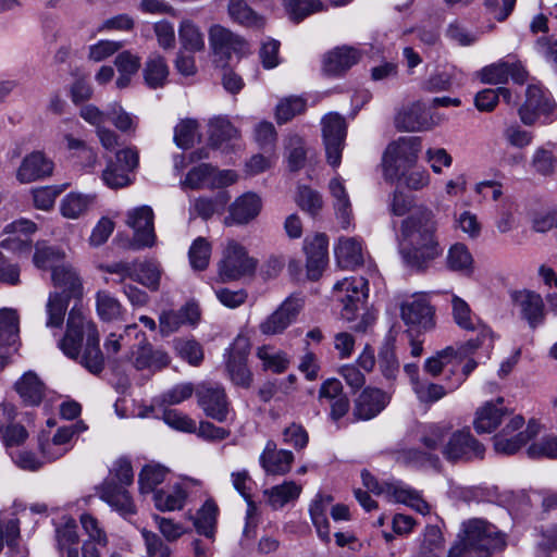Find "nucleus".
<instances>
[{
  "label": "nucleus",
  "instance_id": "1",
  "mask_svg": "<svg viewBox=\"0 0 557 557\" xmlns=\"http://www.w3.org/2000/svg\"><path fill=\"white\" fill-rule=\"evenodd\" d=\"M436 230L434 213L426 208L413 212L403 221L400 251L409 267L423 270L442 255L443 248L437 240Z\"/></svg>",
  "mask_w": 557,
  "mask_h": 557
},
{
  "label": "nucleus",
  "instance_id": "2",
  "mask_svg": "<svg viewBox=\"0 0 557 557\" xmlns=\"http://www.w3.org/2000/svg\"><path fill=\"white\" fill-rule=\"evenodd\" d=\"M58 347L67 358L79 360L90 373L98 374L103 370L104 358L99 347L96 324L76 307L69 312L66 331Z\"/></svg>",
  "mask_w": 557,
  "mask_h": 557
},
{
  "label": "nucleus",
  "instance_id": "3",
  "mask_svg": "<svg viewBox=\"0 0 557 557\" xmlns=\"http://www.w3.org/2000/svg\"><path fill=\"white\" fill-rule=\"evenodd\" d=\"M506 545L505 535L484 520L472 519L463 523L462 534L450 548L448 557H488Z\"/></svg>",
  "mask_w": 557,
  "mask_h": 557
},
{
  "label": "nucleus",
  "instance_id": "4",
  "mask_svg": "<svg viewBox=\"0 0 557 557\" xmlns=\"http://www.w3.org/2000/svg\"><path fill=\"white\" fill-rule=\"evenodd\" d=\"M361 479L369 492L382 496L388 502L405 504L422 515H426L430 511V506L421 497L420 493L401 481L379 482L367 470L361 472Z\"/></svg>",
  "mask_w": 557,
  "mask_h": 557
},
{
  "label": "nucleus",
  "instance_id": "5",
  "mask_svg": "<svg viewBox=\"0 0 557 557\" xmlns=\"http://www.w3.org/2000/svg\"><path fill=\"white\" fill-rule=\"evenodd\" d=\"M419 153V144L413 138H400L387 146L382 158L383 175L386 181L395 182L411 169Z\"/></svg>",
  "mask_w": 557,
  "mask_h": 557
},
{
  "label": "nucleus",
  "instance_id": "6",
  "mask_svg": "<svg viewBox=\"0 0 557 557\" xmlns=\"http://www.w3.org/2000/svg\"><path fill=\"white\" fill-rule=\"evenodd\" d=\"M524 418L520 414L508 419L504 428L494 436V449L498 454L513 455L529 441L534 438L541 430V425L534 421H529L527 428Z\"/></svg>",
  "mask_w": 557,
  "mask_h": 557
},
{
  "label": "nucleus",
  "instance_id": "7",
  "mask_svg": "<svg viewBox=\"0 0 557 557\" xmlns=\"http://www.w3.org/2000/svg\"><path fill=\"white\" fill-rule=\"evenodd\" d=\"M257 268V261L248 256L246 248L234 239H228L219 262V276L223 282L235 281L250 275Z\"/></svg>",
  "mask_w": 557,
  "mask_h": 557
},
{
  "label": "nucleus",
  "instance_id": "8",
  "mask_svg": "<svg viewBox=\"0 0 557 557\" xmlns=\"http://www.w3.org/2000/svg\"><path fill=\"white\" fill-rule=\"evenodd\" d=\"M368 281L362 276H350L338 281L333 286V295L343 305L342 317L352 321L356 313L368 298Z\"/></svg>",
  "mask_w": 557,
  "mask_h": 557
},
{
  "label": "nucleus",
  "instance_id": "9",
  "mask_svg": "<svg viewBox=\"0 0 557 557\" xmlns=\"http://www.w3.org/2000/svg\"><path fill=\"white\" fill-rule=\"evenodd\" d=\"M209 44L216 61L226 65L232 54L238 58L251 52L249 42L224 26L213 25L209 29Z\"/></svg>",
  "mask_w": 557,
  "mask_h": 557
},
{
  "label": "nucleus",
  "instance_id": "10",
  "mask_svg": "<svg viewBox=\"0 0 557 557\" xmlns=\"http://www.w3.org/2000/svg\"><path fill=\"white\" fill-rule=\"evenodd\" d=\"M195 394L198 406L207 417L219 422L227 420L231 413V403L222 385L205 382L197 386Z\"/></svg>",
  "mask_w": 557,
  "mask_h": 557
},
{
  "label": "nucleus",
  "instance_id": "11",
  "mask_svg": "<svg viewBox=\"0 0 557 557\" xmlns=\"http://www.w3.org/2000/svg\"><path fill=\"white\" fill-rule=\"evenodd\" d=\"M442 454L449 461L482 459L484 446L471 434L469 429H463L449 434Z\"/></svg>",
  "mask_w": 557,
  "mask_h": 557
},
{
  "label": "nucleus",
  "instance_id": "12",
  "mask_svg": "<svg viewBox=\"0 0 557 557\" xmlns=\"http://www.w3.org/2000/svg\"><path fill=\"white\" fill-rule=\"evenodd\" d=\"M127 335L135 334L138 339L136 350L132 351V362L137 370L158 371L165 368L170 363L169 355L161 349H153L147 342L145 333L138 330L136 324H129L125 327Z\"/></svg>",
  "mask_w": 557,
  "mask_h": 557
},
{
  "label": "nucleus",
  "instance_id": "13",
  "mask_svg": "<svg viewBox=\"0 0 557 557\" xmlns=\"http://www.w3.org/2000/svg\"><path fill=\"white\" fill-rule=\"evenodd\" d=\"M138 165V152L127 148L116 152L114 160H109L102 172L103 183L112 189L123 188L131 184L129 173Z\"/></svg>",
  "mask_w": 557,
  "mask_h": 557
},
{
  "label": "nucleus",
  "instance_id": "14",
  "mask_svg": "<svg viewBox=\"0 0 557 557\" xmlns=\"http://www.w3.org/2000/svg\"><path fill=\"white\" fill-rule=\"evenodd\" d=\"M346 129L345 119L337 113H329L322 120L326 158L332 166H338L341 164Z\"/></svg>",
  "mask_w": 557,
  "mask_h": 557
},
{
  "label": "nucleus",
  "instance_id": "15",
  "mask_svg": "<svg viewBox=\"0 0 557 557\" xmlns=\"http://www.w3.org/2000/svg\"><path fill=\"white\" fill-rule=\"evenodd\" d=\"M302 307L304 299L299 295H290L260 323V332L263 335L282 334L297 319Z\"/></svg>",
  "mask_w": 557,
  "mask_h": 557
},
{
  "label": "nucleus",
  "instance_id": "16",
  "mask_svg": "<svg viewBox=\"0 0 557 557\" xmlns=\"http://www.w3.org/2000/svg\"><path fill=\"white\" fill-rule=\"evenodd\" d=\"M250 343L245 336H237L232 344L226 362L232 382L242 387H249L252 374L247 368L246 360L249 354Z\"/></svg>",
  "mask_w": 557,
  "mask_h": 557
},
{
  "label": "nucleus",
  "instance_id": "17",
  "mask_svg": "<svg viewBox=\"0 0 557 557\" xmlns=\"http://www.w3.org/2000/svg\"><path fill=\"white\" fill-rule=\"evenodd\" d=\"M16 416L17 408L13 404H0V441L5 449L22 446L29 437L27 429L14 422Z\"/></svg>",
  "mask_w": 557,
  "mask_h": 557
},
{
  "label": "nucleus",
  "instance_id": "18",
  "mask_svg": "<svg viewBox=\"0 0 557 557\" xmlns=\"http://www.w3.org/2000/svg\"><path fill=\"white\" fill-rule=\"evenodd\" d=\"M154 214L149 206H140L127 212L126 224L134 230V240L140 247H151L156 243Z\"/></svg>",
  "mask_w": 557,
  "mask_h": 557
},
{
  "label": "nucleus",
  "instance_id": "19",
  "mask_svg": "<svg viewBox=\"0 0 557 557\" xmlns=\"http://www.w3.org/2000/svg\"><path fill=\"white\" fill-rule=\"evenodd\" d=\"M400 315L405 324L419 330L426 331L434 324L433 309L423 295L405 300L400 307Z\"/></svg>",
  "mask_w": 557,
  "mask_h": 557
},
{
  "label": "nucleus",
  "instance_id": "20",
  "mask_svg": "<svg viewBox=\"0 0 557 557\" xmlns=\"http://www.w3.org/2000/svg\"><path fill=\"white\" fill-rule=\"evenodd\" d=\"M479 76L485 84H504L510 76L515 83L522 85L527 82L528 72L520 62L500 60L484 66Z\"/></svg>",
  "mask_w": 557,
  "mask_h": 557
},
{
  "label": "nucleus",
  "instance_id": "21",
  "mask_svg": "<svg viewBox=\"0 0 557 557\" xmlns=\"http://www.w3.org/2000/svg\"><path fill=\"white\" fill-rule=\"evenodd\" d=\"M295 456L290 450L280 449L273 441H268L259 456V463L267 475H285L294 463Z\"/></svg>",
  "mask_w": 557,
  "mask_h": 557
},
{
  "label": "nucleus",
  "instance_id": "22",
  "mask_svg": "<svg viewBox=\"0 0 557 557\" xmlns=\"http://www.w3.org/2000/svg\"><path fill=\"white\" fill-rule=\"evenodd\" d=\"M512 300L530 327L535 329L544 323L545 306L539 293L528 289L518 290L512 294Z\"/></svg>",
  "mask_w": 557,
  "mask_h": 557
},
{
  "label": "nucleus",
  "instance_id": "23",
  "mask_svg": "<svg viewBox=\"0 0 557 557\" xmlns=\"http://www.w3.org/2000/svg\"><path fill=\"white\" fill-rule=\"evenodd\" d=\"M506 414L503 397L485 401L474 413L473 428L479 434L492 433L502 424Z\"/></svg>",
  "mask_w": 557,
  "mask_h": 557
},
{
  "label": "nucleus",
  "instance_id": "24",
  "mask_svg": "<svg viewBox=\"0 0 557 557\" xmlns=\"http://www.w3.org/2000/svg\"><path fill=\"white\" fill-rule=\"evenodd\" d=\"M53 162L44 153L36 151L27 154L16 171V178L22 184H28L50 176Z\"/></svg>",
  "mask_w": 557,
  "mask_h": 557
},
{
  "label": "nucleus",
  "instance_id": "25",
  "mask_svg": "<svg viewBox=\"0 0 557 557\" xmlns=\"http://www.w3.org/2000/svg\"><path fill=\"white\" fill-rule=\"evenodd\" d=\"M100 498L123 517L136 513V506L125 486L104 480L99 490Z\"/></svg>",
  "mask_w": 557,
  "mask_h": 557
},
{
  "label": "nucleus",
  "instance_id": "26",
  "mask_svg": "<svg viewBox=\"0 0 557 557\" xmlns=\"http://www.w3.org/2000/svg\"><path fill=\"white\" fill-rule=\"evenodd\" d=\"M37 230L33 221L21 219L8 224L4 233L11 235L1 240L0 246L15 252H29L30 240L27 238L29 234L35 233Z\"/></svg>",
  "mask_w": 557,
  "mask_h": 557
},
{
  "label": "nucleus",
  "instance_id": "27",
  "mask_svg": "<svg viewBox=\"0 0 557 557\" xmlns=\"http://www.w3.org/2000/svg\"><path fill=\"white\" fill-rule=\"evenodd\" d=\"M14 389L26 407L39 406L46 397L47 387L33 371L25 372L15 383Z\"/></svg>",
  "mask_w": 557,
  "mask_h": 557
},
{
  "label": "nucleus",
  "instance_id": "28",
  "mask_svg": "<svg viewBox=\"0 0 557 557\" xmlns=\"http://www.w3.org/2000/svg\"><path fill=\"white\" fill-rule=\"evenodd\" d=\"M327 237L324 234H317L311 240L305 242L307 272L311 280L320 277L327 262Z\"/></svg>",
  "mask_w": 557,
  "mask_h": 557
},
{
  "label": "nucleus",
  "instance_id": "29",
  "mask_svg": "<svg viewBox=\"0 0 557 557\" xmlns=\"http://www.w3.org/2000/svg\"><path fill=\"white\" fill-rule=\"evenodd\" d=\"M436 122L429 115L422 102H414L396 117L398 128L406 132H422L432 128Z\"/></svg>",
  "mask_w": 557,
  "mask_h": 557
},
{
  "label": "nucleus",
  "instance_id": "30",
  "mask_svg": "<svg viewBox=\"0 0 557 557\" xmlns=\"http://www.w3.org/2000/svg\"><path fill=\"white\" fill-rule=\"evenodd\" d=\"M261 206V199L256 194L246 193L231 205L225 223L247 224L260 213Z\"/></svg>",
  "mask_w": 557,
  "mask_h": 557
},
{
  "label": "nucleus",
  "instance_id": "31",
  "mask_svg": "<svg viewBox=\"0 0 557 557\" xmlns=\"http://www.w3.org/2000/svg\"><path fill=\"white\" fill-rule=\"evenodd\" d=\"M361 53L354 47L343 46L327 52L323 60V70L330 75H339L357 64Z\"/></svg>",
  "mask_w": 557,
  "mask_h": 557
},
{
  "label": "nucleus",
  "instance_id": "32",
  "mask_svg": "<svg viewBox=\"0 0 557 557\" xmlns=\"http://www.w3.org/2000/svg\"><path fill=\"white\" fill-rule=\"evenodd\" d=\"M389 397L379 388L367 387L358 397L355 414L359 419L370 420L377 416L388 404Z\"/></svg>",
  "mask_w": 557,
  "mask_h": 557
},
{
  "label": "nucleus",
  "instance_id": "33",
  "mask_svg": "<svg viewBox=\"0 0 557 557\" xmlns=\"http://www.w3.org/2000/svg\"><path fill=\"white\" fill-rule=\"evenodd\" d=\"M334 252L338 265L343 269H355L363 263V245L357 237L339 238Z\"/></svg>",
  "mask_w": 557,
  "mask_h": 557
},
{
  "label": "nucleus",
  "instance_id": "34",
  "mask_svg": "<svg viewBox=\"0 0 557 557\" xmlns=\"http://www.w3.org/2000/svg\"><path fill=\"white\" fill-rule=\"evenodd\" d=\"M228 17L236 24L251 29H262L265 18L248 5L246 0H228Z\"/></svg>",
  "mask_w": 557,
  "mask_h": 557
},
{
  "label": "nucleus",
  "instance_id": "35",
  "mask_svg": "<svg viewBox=\"0 0 557 557\" xmlns=\"http://www.w3.org/2000/svg\"><path fill=\"white\" fill-rule=\"evenodd\" d=\"M330 193L334 198L336 218L342 228L347 230L352 223L351 203L346 187L341 177H334L329 184Z\"/></svg>",
  "mask_w": 557,
  "mask_h": 557
},
{
  "label": "nucleus",
  "instance_id": "36",
  "mask_svg": "<svg viewBox=\"0 0 557 557\" xmlns=\"http://www.w3.org/2000/svg\"><path fill=\"white\" fill-rule=\"evenodd\" d=\"M393 458L397 463L410 468H423L428 466L437 468L440 463L438 456L414 447L397 448L393 451Z\"/></svg>",
  "mask_w": 557,
  "mask_h": 557
},
{
  "label": "nucleus",
  "instance_id": "37",
  "mask_svg": "<svg viewBox=\"0 0 557 557\" xmlns=\"http://www.w3.org/2000/svg\"><path fill=\"white\" fill-rule=\"evenodd\" d=\"M333 502L332 496L318 494L311 502L309 512L311 521L317 529L319 537L324 542H330V527L327 512Z\"/></svg>",
  "mask_w": 557,
  "mask_h": 557
},
{
  "label": "nucleus",
  "instance_id": "38",
  "mask_svg": "<svg viewBox=\"0 0 557 557\" xmlns=\"http://www.w3.org/2000/svg\"><path fill=\"white\" fill-rule=\"evenodd\" d=\"M301 491L302 486L295 481H284L281 484L264 490L263 495L267 498V503L273 509H281L288 503L298 499Z\"/></svg>",
  "mask_w": 557,
  "mask_h": 557
},
{
  "label": "nucleus",
  "instance_id": "39",
  "mask_svg": "<svg viewBox=\"0 0 557 557\" xmlns=\"http://www.w3.org/2000/svg\"><path fill=\"white\" fill-rule=\"evenodd\" d=\"M453 317L455 322L463 330L480 331L482 336L488 334V327L481 322L460 297L454 295L451 298Z\"/></svg>",
  "mask_w": 557,
  "mask_h": 557
},
{
  "label": "nucleus",
  "instance_id": "40",
  "mask_svg": "<svg viewBox=\"0 0 557 557\" xmlns=\"http://www.w3.org/2000/svg\"><path fill=\"white\" fill-rule=\"evenodd\" d=\"M145 83L150 88H160L165 85L170 74L165 59L157 53H150L143 70Z\"/></svg>",
  "mask_w": 557,
  "mask_h": 557
},
{
  "label": "nucleus",
  "instance_id": "41",
  "mask_svg": "<svg viewBox=\"0 0 557 557\" xmlns=\"http://www.w3.org/2000/svg\"><path fill=\"white\" fill-rule=\"evenodd\" d=\"M451 431L448 422L428 423L421 426L419 442L430 450H436L445 445Z\"/></svg>",
  "mask_w": 557,
  "mask_h": 557
},
{
  "label": "nucleus",
  "instance_id": "42",
  "mask_svg": "<svg viewBox=\"0 0 557 557\" xmlns=\"http://www.w3.org/2000/svg\"><path fill=\"white\" fill-rule=\"evenodd\" d=\"M525 96V102L519 109V116L523 124L533 125L548 96L537 86H529Z\"/></svg>",
  "mask_w": 557,
  "mask_h": 557
},
{
  "label": "nucleus",
  "instance_id": "43",
  "mask_svg": "<svg viewBox=\"0 0 557 557\" xmlns=\"http://www.w3.org/2000/svg\"><path fill=\"white\" fill-rule=\"evenodd\" d=\"M446 267L454 272L469 275L474 270L473 257L465 244L456 243L447 251Z\"/></svg>",
  "mask_w": 557,
  "mask_h": 557
},
{
  "label": "nucleus",
  "instance_id": "44",
  "mask_svg": "<svg viewBox=\"0 0 557 557\" xmlns=\"http://www.w3.org/2000/svg\"><path fill=\"white\" fill-rule=\"evenodd\" d=\"M186 498L187 493L181 485L158 490L153 493L154 507L160 511L181 510L185 505Z\"/></svg>",
  "mask_w": 557,
  "mask_h": 557
},
{
  "label": "nucleus",
  "instance_id": "45",
  "mask_svg": "<svg viewBox=\"0 0 557 557\" xmlns=\"http://www.w3.org/2000/svg\"><path fill=\"white\" fill-rule=\"evenodd\" d=\"M94 202V195L70 193L62 199L60 211L66 219H78L89 210Z\"/></svg>",
  "mask_w": 557,
  "mask_h": 557
},
{
  "label": "nucleus",
  "instance_id": "46",
  "mask_svg": "<svg viewBox=\"0 0 557 557\" xmlns=\"http://www.w3.org/2000/svg\"><path fill=\"white\" fill-rule=\"evenodd\" d=\"M51 277L53 284L63 289L61 294L70 295V297L81 294V280L69 261L62 263L61 268H55Z\"/></svg>",
  "mask_w": 557,
  "mask_h": 557
},
{
  "label": "nucleus",
  "instance_id": "47",
  "mask_svg": "<svg viewBox=\"0 0 557 557\" xmlns=\"http://www.w3.org/2000/svg\"><path fill=\"white\" fill-rule=\"evenodd\" d=\"M57 549L62 557H66L69 550L79 548V535L74 519L66 518L61 527L55 529Z\"/></svg>",
  "mask_w": 557,
  "mask_h": 557
},
{
  "label": "nucleus",
  "instance_id": "48",
  "mask_svg": "<svg viewBox=\"0 0 557 557\" xmlns=\"http://www.w3.org/2000/svg\"><path fill=\"white\" fill-rule=\"evenodd\" d=\"M178 39L182 48L189 52L205 49V37L198 25L190 20H183L178 27Z\"/></svg>",
  "mask_w": 557,
  "mask_h": 557
},
{
  "label": "nucleus",
  "instance_id": "49",
  "mask_svg": "<svg viewBox=\"0 0 557 557\" xmlns=\"http://www.w3.org/2000/svg\"><path fill=\"white\" fill-rule=\"evenodd\" d=\"M34 264L39 269H50L52 273L55 268H61L65 263V253L61 249L38 243L35 247L33 257Z\"/></svg>",
  "mask_w": 557,
  "mask_h": 557
},
{
  "label": "nucleus",
  "instance_id": "50",
  "mask_svg": "<svg viewBox=\"0 0 557 557\" xmlns=\"http://www.w3.org/2000/svg\"><path fill=\"white\" fill-rule=\"evenodd\" d=\"M18 315L14 309H0V345L14 346L18 341Z\"/></svg>",
  "mask_w": 557,
  "mask_h": 557
},
{
  "label": "nucleus",
  "instance_id": "51",
  "mask_svg": "<svg viewBox=\"0 0 557 557\" xmlns=\"http://www.w3.org/2000/svg\"><path fill=\"white\" fill-rule=\"evenodd\" d=\"M457 358H461V352L456 351V348L448 346L434 356L429 357L423 364V371L432 377L438 376L445 367L451 364L453 367L458 366Z\"/></svg>",
  "mask_w": 557,
  "mask_h": 557
},
{
  "label": "nucleus",
  "instance_id": "52",
  "mask_svg": "<svg viewBox=\"0 0 557 557\" xmlns=\"http://www.w3.org/2000/svg\"><path fill=\"white\" fill-rule=\"evenodd\" d=\"M70 299V295L60 293L50 294L46 305L48 315L46 321L47 327H60L63 324Z\"/></svg>",
  "mask_w": 557,
  "mask_h": 557
},
{
  "label": "nucleus",
  "instance_id": "53",
  "mask_svg": "<svg viewBox=\"0 0 557 557\" xmlns=\"http://www.w3.org/2000/svg\"><path fill=\"white\" fill-rule=\"evenodd\" d=\"M218 506L213 500H207L197 511L194 525L199 534L211 539L214 534Z\"/></svg>",
  "mask_w": 557,
  "mask_h": 557
},
{
  "label": "nucleus",
  "instance_id": "54",
  "mask_svg": "<svg viewBox=\"0 0 557 557\" xmlns=\"http://www.w3.org/2000/svg\"><path fill=\"white\" fill-rule=\"evenodd\" d=\"M96 309L102 321L119 320L122 317V305L107 290L96 294Z\"/></svg>",
  "mask_w": 557,
  "mask_h": 557
},
{
  "label": "nucleus",
  "instance_id": "55",
  "mask_svg": "<svg viewBox=\"0 0 557 557\" xmlns=\"http://www.w3.org/2000/svg\"><path fill=\"white\" fill-rule=\"evenodd\" d=\"M238 136L237 129L225 117H214L209 123V139L212 146L221 147Z\"/></svg>",
  "mask_w": 557,
  "mask_h": 557
},
{
  "label": "nucleus",
  "instance_id": "56",
  "mask_svg": "<svg viewBox=\"0 0 557 557\" xmlns=\"http://www.w3.org/2000/svg\"><path fill=\"white\" fill-rule=\"evenodd\" d=\"M166 473V468L161 465H146L138 478L140 493H154L156 487L165 480Z\"/></svg>",
  "mask_w": 557,
  "mask_h": 557
},
{
  "label": "nucleus",
  "instance_id": "57",
  "mask_svg": "<svg viewBox=\"0 0 557 557\" xmlns=\"http://www.w3.org/2000/svg\"><path fill=\"white\" fill-rule=\"evenodd\" d=\"M161 269L156 261L136 262V273L134 281L143 284L151 290H157L160 286Z\"/></svg>",
  "mask_w": 557,
  "mask_h": 557
},
{
  "label": "nucleus",
  "instance_id": "58",
  "mask_svg": "<svg viewBox=\"0 0 557 557\" xmlns=\"http://www.w3.org/2000/svg\"><path fill=\"white\" fill-rule=\"evenodd\" d=\"M82 528L87 535L85 542H89L91 545L106 547L108 545V535L97 518L90 513H82L79 518Z\"/></svg>",
  "mask_w": 557,
  "mask_h": 557
},
{
  "label": "nucleus",
  "instance_id": "59",
  "mask_svg": "<svg viewBox=\"0 0 557 557\" xmlns=\"http://www.w3.org/2000/svg\"><path fill=\"white\" fill-rule=\"evenodd\" d=\"M257 356L262 361L265 370H271L275 373L285 371L289 363L287 356L283 351L267 345L258 348Z\"/></svg>",
  "mask_w": 557,
  "mask_h": 557
},
{
  "label": "nucleus",
  "instance_id": "60",
  "mask_svg": "<svg viewBox=\"0 0 557 557\" xmlns=\"http://www.w3.org/2000/svg\"><path fill=\"white\" fill-rule=\"evenodd\" d=\"M306 110V100L301 97L289 96L282 99L275 110V117L277 123L283 124L290 121L297 114Z\"/></svg>",
  "mask_w": 557,
  "mask_h": 557
},
{
  "label": "nucleus",
  "instance_id": "61",
  "mask_svg": "<svg viewBox=\"0 0 557 557\" xmlns=\"http://www.w3.org/2000/svg\"><path fill=\"white\" fill-rule=\"evenodd\" d=\"M211 256V245L203 238H196L188 251L189 263L196 271H203L209 264Z\"/></svg>",
  "mask_w": 557,
  "mask_h": 557
},
{
  "label": "nucleus",
  "instance_id": "62",
  "mask_svg": "<svg viewBox=\"0 0 557 557\" xmlns=\"http://www.w3.org/2000/svg\"><path fill=\"white\" fill-rule=\"evenodd\" d=\"M417 398L423 404H433L444 398L448 392V386H443L425 379L420 381L413 388Z\"/></svg>",
  "mask_w": 557,
  "mask_h": 557
},
{
  "label": "nucleus",
  "instance_id": "63",
  "mask_svg": "<svg viewBox=\"0 0 557 557\" xmlns=\"http://www.w3.org/2000/svg\"><path fill=\"white\" fill-rule=\"evenodd\" d=\"M557 158L553 150L546 147H537L532 156L531 165L534 171L543 176H550L555 172Z\"/></svg>",
  "mask_w": 557,
  "mask_h": 557
},
{
  "label": "nucleus",
  "instance_id": "64",
  "mask_svg": "<svg viewBox=\"0 0 557 557\" xmlns=\"http://www.w3.org/2000/svg\"><path fill=\"white\" fill-rule=\"evenodd\" d=\"M144 540L147 557H170L172 550L166 541L156 532L143 528L140 530Z\"/></svg>",
  "mask_w": 557,
  "mask_h": 557
}]
</instances>
